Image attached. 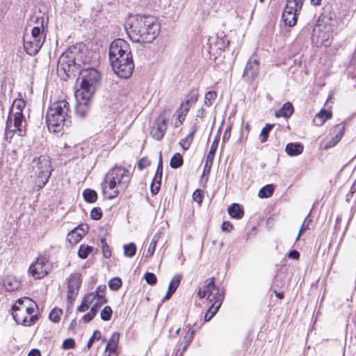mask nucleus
Instances as JSON below:
<instances>
[{
	"instance_id": "nucleus-36",
	"label": "nucleus",
	"mask_w": 356,
	"mask_h": 356,
	"mask_svg": "<svg viewBox=\"0 0 356 356\" xmlns=\"http://www.w3.org/2000/svg\"><path fill=\"white\" fill-rule=\"evenodd\" d=\"M274 127V124H267L261 130L260 134L261 143H265L268 137L269 132Z\"/></svg>"
},
{
	"instance_id": "nucleus-39",
	"label": "nucleus",
	"mask_w": 356,
	"mask_h": 356,
	"mask_svg": "<svg viewBox=\"0 0 356 356\" xmlns=\"http://www.w3.org/2000/svg\"><path fill=\"white\" fill-rule=\"evenodd\" d=\"M97 312H98V309H97V306L92 305V307L90 309V311L83 316V318H82L83 321L85 323H89L95 316Z\"/></svg>"
},
{
	"instance_id": "nucleus-58",
	"label": "nucleus",
	"mask_w": 356,
	"mask_h": 356,
	"mask_svg": "<svg viewBox=\"0 0 356 356\" xmlns=\"http://www.w3.org/2000/svg\"><path fill=\"white\" fill-rule=\"evenodd\" d=\"M119 334L118 333H113L109 340V341L108 342V343H115V345L118 346V341H119Z\"/></svg>"
},
{
	"instance_id": "nucleus-51",
	"label": "nucleus",
	"mask_w": 356,
	"mask_h": 356,
	"mask_svg": "<svg viewBox=\"0 0 356 356\" xmlns=\"http://www.w3.org/2000/svg\"><path fill=\"white\" fill-rule=\"evenodd\" d=\"M157 241L154 239H153L148 247V249L147 250V253L145 254V257H152L155 251Z\"/></svg>"
},
{
	"instance_id": "nucleus-4",
	"label": "nucleus",
	"mask_w": 356,
	"mask_h": 356,
	"mask_svg": "<svg viewBox=\"0 0 356 356\" xmlns=\"http://www.w3.org/2000/svg\"><path fill=\"white\" fill-rule=\"evenodd\" d=\"M130 179V172L124 168L115 166L109 170L104 177V182L113 193L109 198H113L120 193L124 192L129 185Z\"/></svg>"
},
{
	"instance_id": "nucleus-15",
	"label": "nucleus",
	"mask_w": 356,
	"mask_h": 356,
	"mask_svg": "<svg viewBox=\"0 0 356 356\" xmlns=\"http://www.w3.org/2000/svg\"><path fill=\"white\" fill-rule=\"evenodd\" d=\"M13 115V134L17 131L19 135L22 136L26 131V121L23 115L22 111L15 108Z\"/></svg>"
},
{
	"instance_id": "nucleus-46",
	"label": "nucleus",
	"mask_w": 356,
	"mask_h": 356,
	"mask_svg": "<svg viewBox=\"0 0 356 356\" xmlns=\"http://www.w3.org/2000/svg\"><path fill=\"white\" fill-rule=\"evenodd\" d=\"M101 337H102V335H101L100 332H99V330H95V331L93 332L92 336L90 337V339H89V341H88V343H87V348H88V349H90V348L92 347V344H93L94 341H95V340H99V339H101Z\"/></svg>"
},
{
	"instance_id": "nucleus-5",
	"label": "nucleus",
	"mask_w": 356,
	"mask_h": 356,
	"mask_svg": "<svg viewBox=\"0 0 356 356\" xmlns=\"http://www.w3.org/2000/svg\"><path fill=\"white\" fill-rule=\"evenodd\" d=\"M31 176L36 179L38 186L42 188L48 181L52 171L50 158L46 155L35 157L29 164Z\"/></svg>"
},
{
	"instance_id": "nucleus-43",
	"label": "nucleus",
	"mask_w": 356,
	"mask_h": 356,
	"mask_svg": "<svg viewBox=\"0 0 356 356\" xmlns=\"http://www.w3.org/2000/svg\"><path fill=\"white\" fill-rule=\"evenodd\" d=\"M102 243V249L103 255L105 258H109L111 256V250L106 242V239L104 238H101Z\"/></svg>"
},
{
	"instance_id": "nucleus-17",
	"label": "nucleus",
	"mask_w": 356,
	"mask_h": 356,
	"mask_svg": "<svg viewBox=\"0 0 356 356\" xmlns=\"http://www.w3.org/2000/svg\"><path fill=\"white\" fill-rule=\"evenodd\" d=\"M88 227L87 225H81L75 227L73 230L68 233L67 241L71 245L76 244L87 233Z\"/></svg>"
},
{
	"instance_id": "nucleus-34",
	"label": "nucleus",
	"mask_w": 356,
	"mask_h": 356,
	"mask_svg": "<svg viewBox=\"0 0 356 356\" xmlns=\"http://www.w3.org/2000/svg\"><path fill=\"white\" fill-rule=\"evenodd\" d=\"M93 248L88 245L81 244L78 251V255L81 259H86L88 254L92 252Z\"/></svg>"
},
{
	"instance_id": "nucleus-1",
	"label": "nucleus",
	"mask_w": 356,
	"mask_h": 356,
	"mask_svg": "<svg viewBox=\"0 0 356 356\" xmlns=\"http://www.w3.org/2000/svg\"><path fill=\"white\" fill-rule=\"evenodd\" d=\"M126 28L129 38L134 42H152L160 33V25L151 15H136L129 19Z\"/></svg>"
},
{
	"instance_id": "nucleus-48",
	"label": "nucleus",
	"mask_w": 356,
	"mask_h": 356,
	"mask_svg": "<svg viewBox=\"0 0 356 356\" xmlns=\"http://www.w3.org/2000/svg\"><path fill=\"white\" fill-rule=\"evenodd\" d=\"M96 298L95 293H89L83 297L82 301L89 307L95 300Z\"/></svg>"
},
{
	"instance_id": "nucleus-9",
	"label": "nucleus",
	"mask_w": 356,
	"mask_h": 356,
	"mask_svg": "<svg viewBox=\"0 0 356 356\" xmlns=\"http://www.w3.org/2000/svg\"><path fill=\"white\" fill-rule=\"evenodd\" d=\"M45 36L43 34V26L42 28L35 26L32 29L30 36L24 37V48L26 52L31 55H35L44 42Z\"/></svg>"
},
{
	"instance_id": "nucleus-31",
	"label": "nucleus",
	"mask_w": 356,
	"mask_h": 356,
	"mask_svg": "<svg viewBox=\"0 0 356 356\" xmlns=\"http://www.w3.org/2000/svg\"><path fill=\"white\" fill-rule=\"evenodd\" d=\"M273 191L274 186L273 184H267L259 190L258 195L261 198H267L273 195Z\"/></svg>"
},
{
	"instance_id": "nucleus-6",
	"label": "nucleus",
	"mask_w": 356,
	"mask_h": 356,
	"mask_svg": "<svg viewBox=\"0 0 356 356\" xmlns=\"http://www.w3.org/2000/svg\"><path fill=\"white\" fill-rule=\"evenodd\" d=\"M79 51L80 49H78L76 47H71L60 56L57 67L59 76H62L61 73L63 72L65 76H70L71 73L78 69V67L80 69V61L83 63L87 62V60H81V54H78Z\"/></svg>"
},
{
	"instance_id": "nucleus-24",
	"label": "nucleus",
	"mask_w": 356,
	"mask_h": 356,
	"mask_svg": "<svg viewBox=\"0 0 356 356\" xmlns=\"http://www.w3.org/2000/svg\"><path fill=\"white\" fill-rule=\"evenodd\" d=\"M303 0H286L284 11L298 13L302 7Z\"/></svg>"
},
{
	"instance_id": "nucleus-61",
	"label": "nucleus",
	"mask_w": 356,
	"mask_h": 356,
	"mask_svg": "<svg viewBox=\"0 0 356 356\" xmlns=\"http://www.w3.org/2000/svg\"><path fill=\"white\" fill-rule=\"evenodd\" d=\"M118 346L115 343H107L105 350L109 351L110 353H115Z\"/></svg>"
},
{
	"instance_id": "nucleus-35",
	"label": "nucleus",
	"mask_w": 356,
	"mask_h": 356,
	"mask_svg": "<svg viewBox=\"0 0 356 356\" xmlns=\"http://www.w3.org/2000/svg\"><path fill=\"white\" fill-rule=\"evenodd\" d=\"M170 165L172 168H178L183 165V158L179 153H176L170 159Z\"/></svg>"
},
{
	"instance_id": "nucleus-13",
	"label": "nucleus",
	"mask_w": 356,
	"mask_h": 356,
	"mask_svg": "<svg viewBox=\"0 0 356 356\" xmlns=\"http://www.w3.org/2000/svg\"><path fill=\"white\" fill-rule=\"evenodd\" d=\"M25 107V102L22 99H15L13 105L11 106L8 117L6 121V126L5 129V136L6 138H11L13 136V115L12 113L15 111V108H18L23 111V109Z\"/></svg>"
},
{
	"instance_id": "nucleus-45",
	"label": "nucleus",
	"mask_w": 356,
	"mask_h": 356,
	"mask_svg": "<svg viewBox=\"0 0 356 356\" xmlns=\"http://www.w3.org/2000/svg\"><path fill=\"white\" fill-rule=\"evenodd\" d=\"M144 278L146 282L150 285H154L157 282V278L153 273H146Z\"/></svg>"
},
{
	"instance_id": "nucleus-21",
	"label": "nucleus",
	"mask_w": 356,
	"mask_h": 356,
	"mask_svg": "<svg viewBox=\"0 0 356 356\" xmlns=\"http://www.w3.org/2000/svg\"><path fill=\"white\" fill-rule=\"evenodd\" d=\"M3 286L8 291H13L19 289L20 282L12 275H7L3 279Z\"/></svg>"
},
{
	"instance_id": "nucleus-32",
	"label": "nucleus",
	"mask_w": 356,
	"mask_h": 356,
	"mask_svg": "<svg viewBox=\"0 0 356 356\" xmlns=\"http://www.w3.org/2000/svg\"><path fill=\"white\" fill-rule=\"evenodd\" d=\"M83 196L85 200L90 203H93L96 202L97 199V194L96 191L89 188L83 191Z\"/></svg>"
},
{
	"instance_id": "nucleus-12",
	"label": "nucleus",
	"mask_w": 356,
	"mask_h": 356,
	"mask_svg": "<svg viewBox=\"0 0 356 356\" xmlns=\"http://www.w3.org/2000/svg\"><path fill=\"white\" fill-rule=\"evenodd\" d=\"M81 284V275L74 273L70 275L67 282V304L72 305L77 295L80 286Z\"/></svg>"
},
{
	"instance_id": "nucleus-25",
	"label": "nucleus",
	"mask_w": 356,
	"mask_h": 356,
	"mask_svg": "<svg viewBox=\"0 0 356 356\" xmlns=\"http://www.w3.org/2000/svg\"><path fill=\"white\" fill-rule=\"evenodd\" d=\"M218 138H216L214 140V141L213 142V143L211 146L210 150L207 156L206 163L204 165V170L207 168H208V170L209 171L210 170L211 166L213 163V157H214V155H215L217 147H218Z\"/></svg>"
},
{
	"instance_id": "nucleus-20",
	"label": "nucleus",
	"mask_w": 356,
	"mask_h": 356,
	"mask_svg": "<svg viewBox=\"0 0 356 356\" xmlns=\"http://www.w3.org/2000/svg\"><path fill=\"white\" fill-rule=\"evenodd\" d=\"M206 285L204 286V291L207 293H209L208 300L212 302H214L216 295L217 293H224L223 291H220L219 289L216 288L214 277H210L206 280Z\"/></svg>"
},
{
	"instance_id": "nucleus-27",
	"label": "nucleus",
	"mask_w": 356,
	"mask_h": 356,
	"mask_svg": "<svg viewBox=\"0 0 356 356\" xmlns=\"http://www.w3.org/2000/svg\"><path fill=\"white\" fill-rule=\"evenodd\" d=\"M298 14L293 12L284 11L282 19L286 25L292 27L296 24Z\"/></svg>"
},
{
	"instance_id": "nucleus-40",
	"label": "nucleus",
	"mask_w": 356,
	"mask_h": 356,
	"mask_svg": "<svg viewBox=\"0 0 356 356\" xmlns=\"http://www.w3.org/2000/svg\"><path fill=\"white\" fill-rule=\"evenodd\" d=\"M217 95L214 91H209L204 96V104L207 106H211L214 100L216 99Z\"/></svg>"
},
{
	"instance_id": "nucleus-57",
	"label": "nucleus",
	"mask_w": 356,
	"mask_h": 356,
	"mask_svg": "<svg viewBox=\"0 0 356 356\" xmlns=\"http://www.w3.org/2000/svg\"><path fill=\"white\" fill-rule=\"evenodd\" d=\"M221 228L223 231L230 232L233 228V225L229 221H224L222 224Z\"/></svg>"
},
{
	"instance_id": "nucleus-41",
	"label": "nucleus",
	"mask_w": 356,
	"mask_h": 356,
	"mask_svg": "<svg viewBox=\"0 0 356 356\" xmlns=\"http://www.w3.org/2000/svg\"><path fill=\"white\" fill-rule=\"evenodd\" d=\"M122 286V280L119 277H113L108 282V286L111 290L118 291Z\"/></svg>"
},
{
	"instance_id": "nucleus-37",
	"label": "nucleus",
	"mask_w": 356,
	"mask_h": 356,
	"mask_svg": "<svg viewBox=\"0 0 356 356\" xmlns=\"http://www.w3.org/2000/svg\"><path fill=\"white\" fill-rule=\"evenodd\" d=\"M63 314V312L60 309L54 308L51 311L49 315V318L50 321L54 323H58L60 321V316Z\"/></svg>"
},
{
	"instance_id": "nucleus-19",
	"label": "nucleus",
	"mask_w": 356,
	"mask_h": 356,
	"mask_svg": "<svg viewBox=\"0 0 356 356\" xmlns=\"http://www.w3.org/2000/svg\"><path fill=\"white\" fill-rule=\"evenodd\" d=\"M224 293H217L216 295L215 301L212 302L211 305L204 315V321L207 322L210 321L215 316L222 305L224 300Z\"/></svg>"
},
{
	"instance_id": "nucleus-11",
	"label": "nucleus",
	"mask_w": 356,
	"mask_h": 356,
	"mask_svg": "<svg viewBox=\"0 0 356 356\" xmlns=\"http://www.w3.org/2000/svg\"><path fill=\"white\" fill-rule=\"evenodd\" d=\"M49 270L50 267L47 259L44 257H38L29 268V273L35 279L43 278L49 273Z\"/></svg>"
},
{
	"instance_id": "nucleus-8",
	"label": "nucleus",
	"mask_w": 356,
	"mask_h": 356,
	"mask_svg": "<svg viewBox=\"0 0 356 356\" xmlns=\"http://www.w3.org/2000/svg\"><path fill=\"white\" fill-rule=\"evenodd\" d=\"M26 304L21 309L18 305L13 306V316L17 324L25 326L33 325L38 320L37 314H33L36 304L30 298L25 299Z\"/></svg>"
},
{
	"instance_id": "nucleus-64",
	"label": "nucleus",
	"mask_w": 356,
	"mask_h": 356,
	"mask_svg": "<svg viewBox=\"0 0 356 356\" xmlns=\"http://www.w3.org/2000/svg\"><path fill=\"white\" fill-rule=\"evenodd\" d=\"M28 356H41L40 352L38 349H32L28 354Z\"/></svg>"
},
{
	"instance_id": "nucleus-7",
	"label": "nucleus",
	"mask_w": 356,
	"mask_h": 356,
	"mask_svg": "<svg viewBox=\"0 0 356 356\" xmlns=\"http://www.w3.org/2000/svg\"><path fill=\"white\" fill-rule=\"evenodd\" d=\"M79 79H81V85L80 88L76 90L78 95L85 94L86 97H92L100 79L99 72L94 68L82 69Z\"/></svg>"
},
{
	"instance_id": "nucleus-50",
	"label": "nucleus",
	"mask_w": 356,
	"mask_h": 356,
	"mask_svg": "<svg viewBox=\"0 0 356 356\" xmlns=\"http://www.w3.org/2000/svg\"><path fill=\"white\" fill-rule=\"evenodd\" d=\"M96 296L97 298L95 299V302L93 305V306H97V309L99 310V307L106 302V298L104 296V295L102 294H96Z\"/></svg>"
},
{
	"instance_id": "nucleus-14",
	"label": "nucleus",
	"mask_w": 356,
	"mask_h": 356,
	"mask_svg": "<svg viewBox=\"0 0 356 356\" xmlns=\"http://www.w3.org/2000/svg\"><path fill=\"white\" fill-rule=\"evenodd\" d=\"M259 66V60L254 57H251L245 67L243 74V79L248 82L252 81L258 76Z\"/></svg>"
},
{
	"instance_id": "nucleus-63",
	"label": "nucleus",
	"mask_w": 356,
	"mask_h": 356,
	"mask_svg": "<svg viewBox=\"0 0 356 356\" xmlns=\"http://www.w3.org/2000/svg\"><path fill=\"white\" fill-rule=\"evenodd\" d=\"M88 308L89 307L82 301L81 304L77 307V311L79 312H84L88 310Z\"/></svg>"
},
{
	"instance_id": "nucleus-52",
	"label": "nucleus",
	"mask_w": 356,
	"mask_h": 356,
	"mask_svg": "<svg viewBox=\"0 0 356 356\" xmlns=\"http://www.w3.org/2000/svg\"><path fill=\"white\" fill-rule=\"evenodd\" d=\"M176 113L177 115V119L175 122V127H178L183 124V122L185 120L186 114L181 113V112L178 109H177Z\"/></svg>"
},
{
	"instance_id": "nucleus-42",
	"label": "nucleus",
	"mask_w": 356,
	"mask_h": 356,
	"mask_svg": "<svg viewBox=\"0 0 356 356\" xmlns=\"http://www.w3.org/2000/svg\"><path fill=\"white\" fill-rule=\"evenodd\" d=\"M113 310L110 306H106L101 312L100 316L103 321H107L111 318Z\"/></svg>"
},
{
	"instance_id": "nucleus-2",
	"label": "nucleus",
	"mask_w": 356,
	"mask_h": 356,
	"mask_svg": "<svg viewBox=\"0 0 356 356\" xmlns=\"http://www.w3.org/2000/svg\"><path fill=\"white\" fill-rule=\"evenodd\" d=\"M109 60L114 72L121 78H129L133 73L134 63L129 44L118 38L110 44Z\"/></svg>"
},
{
	"instance_id": "nucleus-59",
	"label": "nucleus",
	"mask_w": 356,
	"mask_h": 356,
	"mask_svg": "<svg viewBox=\"0 0 356 356\" xmlns=\"http://www.w3.org/2000/svg\"><path fill=\"white\" fill-rule=\"evenodd\" d=\"M156 172H157V174H163V162L161 152H160L159 154V160Z\"/></svg>"
},
{
	"instance_id": "nucleus-62",
	"label": "nucleus",
	"mask_w": 356,
	"mask_h": 356,
	"mask_svg": "<svg viewBox=\"0 0 356 356\" xmlns=\"http://www.w3.org/2000/svg\"><path fill=\"white\" fill-rule=\"evenodd\" d=\"M334 131L337 132L339 135H341L342 137L344 134V126L341 124H338L335 127Z\"/></svg>"
},
{
	"instance_id": "nucleus-28",
	"label": "nucleus",
	"mask_w": 356,
	"mask_h": 356,
	"mask_svg": "<svg viewBox=\"0 0 356 356\" xmlns=\"http://www.w3.org/2000/svg\"><path fill=\"white\" fill-rule=\"evenodd\" d=\"M228 213L232 218L240 219L243 217L244 212L238 204L234 203L228 208Z\"/></svg>"
},
{
	"instance_id": "nucleus-54",
	"label": "nucleus",
	"mask_w": 356,
	"mask_h": 356,
	"mask_svg": "<svg viewBox=\"0 0 356 356\" xmlns=\"http://www.w3.org/2000/svg\"><path fill=\"white\" fill-rule=\"evenodd\" d=\"M193 199L195 202H197L199 204H201L203 200V195L202 194V191L200 189L195 190L193 193Z\"/></svg>"
},
{
	"instance_id": "nucleus-60",
	"label": "nucleus",
	"mask_w": 356,
	"mask_h": 356,
	"mask_svg": "<svg viewBox=\"0 0 356 356\" xmlns=\"http://www.w3.org/2000/svg\"><path fill=\"white\" fill-rule=\"evenodd\" d=\"M289 257L293 259H298L300 257V253L296 250H292L289 252Z\"/></svg>"
},
{
	"instance_id": "nucleus-56",
	"label": "nucleus",
	"mask_w": 356,
	"mask_h": 356,
	"mask_svg": "<svg viewBox=\"0 0 356 356\" xmlns=\"http://www.w3.org/2000/svg\"><path fill=\"white\" fill-rule=\"evenodd\" d=\"M231 136V127L229 126L226 128L223 136H222V143H225L226 141L229 140Z\"/></svg>"
},
{
	"instance_id": "nucleus-49",
	"label": "nucleus",
	"mask_w": 356,
	"mask_h": 356,
	"mask_svg": "<svg viewBox=\"0 0 356 356\" xmlns=\"http://www.w3.org/2000/svg\"><path fill=\"white\" fill-rule=\"evenodd\" d=\"M102 216V211L101 208L95 207L90 212V217L93 220H99Z\"/></svg>"
},
{
	"instance_id": "nucleus-3",
	"label": "nucleus",
	"mask_w": 356,
	"mask_h": 356,
	"mask_svg": "<svg viewBox=\"0 0 356 356\" xmlns=\"http://www.w3.org/2000/svg\"><path fill=\"white\" fill-rule=\"evenodd\" d=\"M70 104L65 100L53 103L47 110L46 122L49 131L60 132L65 125L68 126L70 120Z\"/></svg>"
},
{
	"instance_id": "nucleus-26",
	"label": "nucleus",
	"mask_w": 356,
	"mask_h": 356,
	"mask_svg": "<svg viewBox=\"0 0 356 356\" xmlns=\"http://www.w3.org/2000/svg\"><path fill=\"white\" fill-rule=\"evenodd\" d=\"M331 111L323 109L316 115L313 122L316 126H321L327 120L331 118Z\"/></svg>"
},
{
	"instance_id": "nucleus-47",
	"label": "nucleus",
	"mask_w": 356,
	"mask_h": 356,
	"mask_svg": "<svg viewBox=\"0 0 356 356\" xmlns=\"http://www.w3.org/2000/svg\"><path fill=\"white\" fill-rule=\"evenodd\" d=\"M187 327H188V330L184 337V343L190 344L193 339L195 331L191 328V325H188Z\"/></svg>"
},
{
	"instance_id": "nucleus-23",
	"label": "nucleus",
	"mask_w": 356,
	"mask_h": 356,
	"mask_svg": "<svg viewBox=\"0 0 356 356\" xmlns=\"http://www.w3.org/2000/svg\"><path fill=\"white\" fill-rule=\"evenodd\" d=\"M304 146L300 143H291L286 145L285 151L291 156H298L303 152Z\"/></svg>"
},
{
	"instance_id": "nucleus-16",
	"label": "nucleus",
	"mask_w": 356,
	"mask_h": 356,
	"mask_svg": "<svg viewBox=\"0 0 356 356\" xmlns=\"http://www.w3.org/2000/svg\"><path fill=\"white\" fill-rule=\"evenodd\" d=\"M74 95L77 102L75 111L80 116H83L88 110L92 97H86L85 94L78 95V91H75Z\"/></svg>"
},
{
	"instance_id": "nucleus-53",
	"label": "nucleus",
	"mask_w": 356,
	"mask_h": 356,
	"mask_svg": "<svg viewBox=\"0 0 356 356\" xmlns=\"http://www.w3.org/2000/svg\"><path fill=\"white\" fill-rule=\"evenodd\" d=\"M75 346V341L72 338H68L64 340L62 347L63 349H70L74 348Z\"/></svg>"
},
{
	"instance_id": "nucleus-55",
	"label": "nucleus",
	"mask_w": 356,
	"mask_h": 356,
	"mask_svg": "<svg viewBox=\"0 0 356 356\" xmlns=\"http://www.w3.org/2000/svg\"><path fill=\"white\" fill-rule=\"evenodd\" d=\"M149 164H150V162L149 161V160L147 159L142 158L141 159L139 160V161L138 163V168L140 170H142L147 166L149 165Z\"/></svg>"
},
{
	"instance_id": "nucleus-10",
	"label": "nucleus",
	"mask_w": 356,
	"mask_h": 356,
	"mask_svg": "<svg viewBox=\"0 0 356 356\" xmlns=\"http://www.w3.org/2000/svg\"><path fill=\"white\" fill-rule=\"evenodd\" d=\"M170 113V108H164L154 121L150 134L155 140H161L163 138L168 128Z\"/></svg>"
},
{
	"instance_id": "nucleus-30",
	"label": "nucleus",
	"mask_w": 356,
	"mask_h": 356,
	"mask_svg": "<svg viewBox=\"0 0 356 356\" xmlns=\"http://www.w3.org/2000/svg\"><path fill=\"white\" fill-rule=\"evenodd\" d=\"M161 179L162 174H157V172H156L150 186L151 193L153 195H156L159 193L161 185Z\"/></svg>"
},
{
	"instance_id": "nucleus-18",
	"label": "nucleus",
	"mask_w": 356,
	"mask_h": 356,
	"mask_svg": "<svg viewBox=\"0 0 356 356\" xmlns=\"http://www.w3.org/2000/svg\"><path fill=\"white\" fill-rule=\"evenodd\" d=\"M198 99V92L196 90H191L186 97V99L177 108L181 113L187 114L190 108L195 104Z\"/></svg>"
},
{
	"instance_id": "nucleus-44",
	"label": "nucleus",
	"mask_w": 356,
	"mask_h": 356,
	"mask_svg": "<svg viewBox=\"0 0 356 356\" xmlns=\"http://www.w3.org/2000/svg\"><path fill=\"white\" fill-rule=\"evenodd\" d=\"M312 222V220L309 219V216H307L305 220H304V222L303 224L302 225V226L300 227V229H299V233H298V235L296 238V240H298L300 235L302 234V233H303L304 232H305L307 229H309V223Z\"/></svg>"
},
{
	"instance_id": "nucleus-29",
	"label": "nucleus",
	"mask_w": 356,
	"mask_h": 356,
	"mask_svg": "<svg viewBox=\"0 0 356 356\" xmlns=\"http://www.w3.org/2000/svg\"><path fill=\"white\" fill-rule=\"evenodd\" d=\"M196 131L197 127H193L192 131L188 134V136L180 141L179 144L184 150H187L190 147Z\"/></svg>"
},
{
	"instance_id": "nucleus-22",
	"label": "nucleus",
	"mask_w": 356,
	"mask_h": 356,
	"mask_svg": "<svg viewBox=\"0 0 356 356\" xmlns=\"http://www.w3.org/2000/svg\"><path fill=\"white\" fill-rule=\"evenodd\" d=\"M293 104L291 102H287L283 104L282 108L275 111V115L277 118L284 117L288 118L293 114Z\"/></svg>"
},
{
	"instance_id": "nucleus-38",
	"label": "nucleus",
	"mask_w": 356,
	"mask_h": 356,
	"mask_svg": "<svg viewBox=\"0 0 356 356\" xmlns=\"http://www.w3.org/2000/svg\"><path fill=\"white\" fill-rule=\"evenodd\" d=\"M181 278H182V276H181V275H179V274H177L172 277V279L168 286V288L170 289H172V292L175 293V291L177 290V287L179 286V285L180 284Z\"/></svg>"
},
{
	"instance_id": "nucleus-33",
	"label": "nucleus",
	"mask_w": 356,
	"mask_h": 356,
	"mask_svg": "<svg viewBox=\"0 0 356 356\" xmlns=\"http://www.w3.org/2000/svg\"><path fill=\"white\" fill-rule=\"evenodd\" d=\"M124 248V255L127 257L131 258L136 253V246L134 243H130L129 244H126L123 247Z\"/></svg>"
}]
</instances>
